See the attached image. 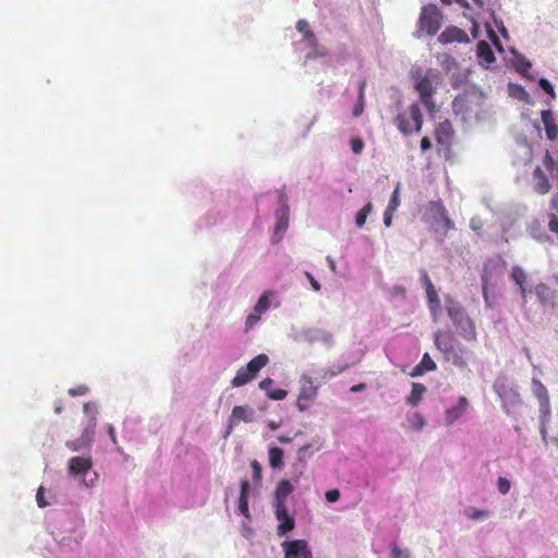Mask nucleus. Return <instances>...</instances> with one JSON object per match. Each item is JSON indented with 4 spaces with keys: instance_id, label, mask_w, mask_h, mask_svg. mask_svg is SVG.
I'll list each match as a JSON object with an SVG mask.
<instances>
[{
    "instance_id": "1",
    "label": "nucleus",
    "mask_w": 558,
    "mask_h": 558,
    "mask_svg": "<svg viewBox=\"0 0 558 558\" xmlns=\"http://www.w3.org/2000/svg\"><path fill=\"white\" fill-rule=\"evenodd\" d=\"M436 77L437 73L432 69L423 71L421 68H417L412 72L414 88L418 93L422 104L430 112L435 110V102L433 100L435 87L433 86V82Z\"/></svg>"
},
{
    "instance_id": "2",
    "label": "nucleus",
    "mask_w": 558,
    "mask_h": 558,
    "mask_svg": "<svg viewBox=\"0 0 558 558\" xmlns=\"http://www.w3.org/2000/svg\"><path fill=\"white\" fill-rule=\"evenodd\" d=\"M397 129L405 136L413 132H421L423 126V114L418 104L414 102L409 107L408 112H400L393 119Z\"/></svg>"
},
{
    "instance_id": "3",
    "label": "nucleus",
    "mask_w": 558,
    "mask_h": 558,
    "mask_svg": "<svg viewBox=\"0 0 558 558\" xmlns=\"http://www.w3.org/2000/svg\"><path fill=\"white\" fill-rule=\"evenodd\" d=\"M427 211L434 232H440L442 236H446L448 232L454 229L453 221L449 218L447 209L440 202H429L427 205Z\"/></svg>"
},
{
    "instance_id": "4",
    "label": "nucleus",
    "mask_w": 558,
    "mask_h": 558,
    "mask_svg": "<svg viewBox=\"0 0 558 558\" xmlns=\"http://www.w3.org/2000/svg\"><path fill=\"white\" fill-rule=\"evenodd\" d=\"M442 15L436 5H426L422 9L418 26L427 35H435L441 26Z\"/></svg>"
},
{
    "instance_id": "5",
    "label": "nucleus",
    "mask_w": 558,
    "mask_h": 558,
    "mask_svg": "<svg viewBox=\"0 0 558 558\" xmlns=\"http://www.w3.org/2000/svg\"><path fill=\"white\" fill-rule=\"evenodd\" d=\"M300 392L296 399V408L304 412L315 401L318 395V386L314 384L313 379L308 375H302L301 377Z\"/></svg>"
},
{
    "instance_id": "6",
    "label": "nucleus",
    "mask_w": 558,
    "mask_h": 558,
    "mask_svg": "<svg viewBox=\"0 0 558 558\" xmlns=\"http://www.w3.org/2000/svg\"><path fill=\"white\" fill-rule=\"evenodd\" d=\"M97 425V418L93 414L82 432L78 439L66 441V447L72 451H80L83 448H89L95 438V430Z\"/></svg>"
},
{
    "instance_id": "7",
    "label": "nucleus",
    "mask_w": 558,
    "mask_h": 558,
    "mask_svg": "<svg viewBox=\"0 0 558 558\" xmlns=\"http://www.w3.org/2000/svg\"><path fill=\"white\" fill-rule=\"evenodd\" d=\"M281 547L284 558H314L306 539L284 541Z\"/></svg>"
},
{
    "instance_id": "8",
    "label": "nucleus",
    "mask_w": 558,
    "mask_h": 558,
    "mask_svg": "<svg viewBox=\"0 0 558 558\" xmlns=\"http://www.w3.org/2000/svg\"><path fill=\"white\" fill-rule=\"evenodd\" d=\"M500 265L497 262L488 260L484 264L482 271V290L485 302L489 304L488 289L494 286V280L496 276L500 275Z\"/></svg>"
},
{
    "instance_id": "9",
    "label": "nucleus",
    "mask_w": 558,
    "mask_h": 558,
    "mask_svg": "<svg viewBox=\"0 0 558 558\" xmlns=\"http://www.w3.org/2000/svg\"><path fill=\"white\" fill-rule=\"evenodd\" d=\"M276 519L279 521L277 525L278 536H283L295 527V519L289 513L288 507L274 509Z\"/></svg>"
},
{
    "instance_id": "10",
    "label": "nucleus",
    "mask_w": 558,
    "mask_h": 558,
    "mask_svg": "<svg viewBox=\"0 0 558 558\" xmlns=\"http://www.w3.org/2000/svg\"><path fill=\"white\" fill-rule=\"evenodd\" d=\"M434 341L436 348L444 354L448 355L454 353L457 340L452 331H436Z\"/></svg>"
},
{
    "instance_id": "11",
    "label": "nucleus",
    "mask_w": 558,
    "mask_h": 558,
    "mask_svg": "<svg viewBox=\"0 0 558 558\" xmlns=\"http://www.w3.org/2000/svg\"><path fill=\"white\" fill-rule=\"evenodd\" d=\"M294 487L288 480H281L276 486V490L272 498V507L283 508L287 506L288 497L293 493Z\"/></svg>"
},
{
    "instance_id": "12",
    "label": "nucleus",
    "mask_w": 558,
    "mask_h": 558,
    "mask_svg": "<svg viewBox=\"0 0 558 558\" xmlns=\"http://www.w3.org/2000/svg\"><path fill=\"white\" fill-rule=\"evenodd\" d=\"M93 468L90 457H73L69 460L68 471L72 476H85Z\"/></svg>"
},
{
    "instance_id": "13",
    "label": "nucleus",
    "mask_w": 558,
    "mask_h": 558,
    "mask_svg": "<svg viewBox=\"0 0 558 558\" xmlns=\"http://www.w3.org/2000/svg\"><path fill=\"white\" fill-rule=\"evenodd\" d=\"M255 420L254 410L248 405H235L229 417V429L240 422L251 423Z\"/></svg>"
},
{
    "instance_id": "14",
    "label": "nucleus",
    "mask_w": 558,
    "mask_h": 558,
    "mask_svg": "<svg viewBox=\"0 0 558 558\" xmlns=\"http://www.w3.org/2000/svg\"><path fill=\"white\" fill-rule=\"evenodd\" d=\"M447 312L456 327L464 328L465 325L472 326V322L466 316L464 308L452 300H449Z\"/></svg>"
},
{
    "instance_id": "15",
    "label": "nucleus",
    "mask_w": 558,
    "mask_h": 558,
    "mask_svg": "<svg viewBox=\"0 0 558 558\" xmlns=\"http://www.w3.org/2000/svg\"><path fill=\"white\" fill-rule=\"evenodd\" d=\"M438 41L441 44L469 43L470 38L463 29L457 26H449L440 33Z\"/></svg>"
},
{
    "instance_id": "16",
    "label": "nucleus",
    "mask_w": 558,
    "mask_h": 558,
    "mask_svg": "<svg viewBox=\"0 0 558 558\" xmlns=\"http://www.w3.org/2000/svg\"><path fill=\"white\" fill-rule=\"evenodd\" d=\"M533 189L541 195H545L551 190L548 175L539 166H537L533 171Z\"/></svg>"
},
{
    "instance_id": "17",
    "label": "nucleus",
    "mask_w": 558,
    "mask_h": 558,
    "mask_svg": "<svg viewBox=\"0 0 558 558\" xmlns=\"http://www.w3.org/2000/svg\"><path fill=\"white\" fill-rule=\"evenodd\" d=\"M533 392L539 402V409L543 413H549L550 403L547 388L542 384L539 379H533Z\"/></svg>"
},
{
    "instance_id": "18",
    "label": "nucleus",
    "mask_w": 558,
    "mask_h": 558,
    "mask_svg": "<svg viewBox=\"0 0 558 558\" xmlns=\"http://www.w3.org/2000/svg\"><path fill=\"white\" fill-rule=\"evenodd\" d=\"M454 131L449 120L440 122L435 130V137L438 144L449 145L452 141Z\"/></svg>"
},
{
    "instance_id": "19",
    "label": "nucleus",
    "mask_w": 558,
    "mask_h": 558,
    "mask_svg": "<svg viewBox=\"0 0 558 558\" xmlns=\"http://www.w3.org/2000/svg\"><path fill=\"white\" fill-rule=\"evenodd\" d=\"M510 277L515 282V284L519 287L522 299L525 300L527 296V288H526L527 274L521 266H513L511 268Z\"/></svg>"
},
{
    "instance_id": "20",
    "label": "nucleus",
    "mask_w": 558,
    "mask_h": 558,
    "mask_svg": "<svg viewBox=\"0 0 558 558\" xmlns=\"http://www.w3.org/2000/svg\"><path fill=\"white\" fill-rule=\"evenodd\" d=\"M468 405H469L468 399L465 397H460L458 400V403L454 407H452L446 411V415H445L446 423L450 425L454 421L459 420L465 412Z\"/></svg>"
},
{
    "instance_id": "21",
    "label": "nucleus",
    "mask_w": 558,
    "mask_h": 558,
    "mask_svg": "<svg viewBox=\"0 0 558 558\" xmlns=\"http://www.w3.org/2000/svg\"><path fill=\"white\" fill-rule=\"evenodd\" d=\"M248 493H250V482L247 480H242L240 485V497H239V512L244 515L246 519H251V513L248 510Z\"/></svg>"
},
{
    "instance_id": "22",
    "label": "nucleus",
    "mask_w": 558,
    "mask_h": 558,
    "mask_svg": "<svg viewBox=\"0 0 558 558\" xmlns=\"http://www.w3.org/2000/svg\"><path fill=\"white\" fill-rule=\"evenodd\" d=\"M276 227H275V234H279L281 236L282 233H284L289 226V206L283 202L280 206V208L276 213Z\"/></svg>"
},
{
    "instance_id": "23",
    "label": "nucleus",
    "mask_w": 558,
    "mask_h": 558,
    "mask_svg": "<svg viewBox=\"0 0 558 558\" xmlns=\"http://www.w3.org/2000/svg\"><path fill=\"white\" fill-rule=\"evenodd\" d=\"M541 117L547 138L550 141L556 140L558 136V125L555 123L551 110H543Z\"/></svg>"
},
{
    "instance_id": "24",
    "label": "nucleus",
    "mask_w": 558,
    "mask_h": 558,
    "mask_svg": "<svg viewBox=\"0 0 558 558\" xmlns=\"http://www.w3.org/2000/svg\"><path fill=\"white\" fill-rule=\"evenodd\" d=\"M295 27L298 32L303 35L304 39L308 43V46L311 48H316L318 46V40L313 31L311 29L310 23L306 20H299L296 22Z\"/></svg>"
},
{
    "instance_id": "25",
    "label": "nucleus",
    "mask_w": 558,
    "mask_h": 558,
    "mask_svg": "<svg viewBox=\"0 0 558 558\" xmlns=\"http://www.w3.org/2000/svg\"><path fill=\"white\" fill-rule=\"evenodd\" d=\"M476 53H477L478 62L481 64L485 63L486 66H488L489 64L495 62L494 52H493L489 44L486 43L485 40H481L477 44Z\"/></svg>"
},
{
    "instance_id": "26",
    "label": "nucleus",
    "mask_w": 558,
    "mask_h": 558,
    "mask_svg": "<svg viewBox=\"0 0 558 558\" xmlns=\"http://www.w3.org/2000/svg\"><path fill=\"white\" fill-rule=\"evenodd\" d=\"M437 367L436 363L432 360L428 353H425L422 361L412 369L411 376L417 377L423 375L425 372L435 371Z\"/></svg>"
},
{
    "instance_id": "27",
    "label": "nucleus",
    "mask_w": 558,
    "mask_h": 558,
    "mask_svg": "<svg viewBox=\"0 0 558 558\" xmlns=\"http://www.w3.org/2000/svg\"><path fill=\"white\" fill-rule=\"evenodd\" d=\"M535 294H536L538 301L542 304H544V305H548V304H553L554 303L555 292L546 283H543V282L538 283L535 287Z\"/></svg>"
},
{
    "instance_id": "28",
    "label": "nucleus",
    "mask_w": 558,
    "mask_h": 558,
    "mask_svg": "<svg viewBox=\"0 0 558 558\" xmlns=\"http://www.w3.org/2000/svg\"><path fill=\"white\" fill-rule=\"evenodd\" d=\"M427 389L425 385L421 383H412V389L410 395L407 397V403L411 407H416L423 399Z\"/></svg>"
},
{
    "instance_id": "29",
    "label": "nucleus",
    "mask_w": 558,
    "mask_h": 558,
    "mask_svg": "<svg viewBox=\"0 0 558 558\" xmlns=\"http://www.w3.org/2000/svg\"><path fill=\"white\" fill-rule=\"evenodd\" d=\"M268 356L264 353L256 355L245 366V372L251 373L254 378L257 373L268 363Z\"/></svg>"
},
{
    "instance_id": "30",
    "label": "nucleus",
    "mask_w": 558,
    "mask_h": 558,
    "mask_svg": "<svg viewBox=\"0 0 558 558\" xmlns=\"http://www.w3.org/2000/svg\"><path fill=\"white\" fill-rule=\"evenodd\" d=\"M269 465L272 469L280 470L283 466V450L279 447H271L268 451Z\"/></svg>"
},
{
    "instance_id": "31",
    "label": "nucleus",
    "mask_w": 558,
    "mask_h": 558,
    "mask_svg": "<svg viewBox=\"0 0 558 558\" xmlns=\"http://www.w3.org/2000/svg\"><path fill=\"white\" fill-rule=\"evenodd\" d=\"M543 166L558 183V161H555L549 150L544 154Z\"/></svg>"
},
{
    "instance_id": "32",
    "label": "nucleus",
    "mask_w": 558,
    "mask_h": 558,
    "mask_svg": "<svg viewBox=\"0 0 558 558\" xmlns=\"http://www.w3.org/2000/svg\"><path fill=\"white\" fill-rule=\"evenodd\" d=\"M426 296L428 300L429 308L433 313H436L440 307V300L434 284H427Z\"/></svg>"
},
{
    "instance_id": "33",
    "label": "nucleus",
    "mask_w": 558,
    "mask_h": 558,
    "mask_svg": "<svg viewBox=\"0 0 558 558\" xmlns=\"http://www.w3.org/2000/svg\"><path fill=\"white\" fill-rule=\"evenodd\" d=\"M252 379H254V376L251 373H246L245 367H241L231 383L233 387H241L250 383Z\"/></svg>"
},
{
    "instance_id": "34",
    "label": "nucleus",
    "mask_w": 558,
    "mask_h": 558,
    "mask_svg": "<svg viewBox=\"0 0 558 558\" xmlns=\"http://www.w3.org/2000/svg\"><path fill=\"white\" fill-rule=\"evenodd\" d=\"M400 191H401V184H400V182H398L391 196H390L389 203L386 207L387 209H389V211H396L398 209V207L400 206V204H401Z\"/></svg>"
},
{
    "instance_id": "35",
    "label": "nucleus",
    "mask_w": 558,
    "mask_h": 558,
    "mask_svg": "<svg viewBox=\"0 0 558 558\" xmlns=\"http://www.w3.org/2000/svg\"><path fill=\"white\" fill-rule=\"evenodd\" d=\"M373 210L372 203H367L363 208H361L355 215V223L359 228H362L365 225V221L368 215Z\"/></svg>"
},
{
    "instance_id": "36",
    "label": "nucleus",
    "mask_w": 558,
    "mask_h": 558,
    "mask_svg": "<svg viewBox=\"0 0 558 558\" xmlns=\"http://www.w3.org/2000/svg\"><path fill=\"white\" fill-rule=\"evenodd\" d=\"M269 292L266 291L259 296L254 310L259 314L265 313L269 308Z\"/></svg>"
},
{
    "instance_id": "37",
    "label": "nucleus",
    "mask_w": 558,
    "mask_h": 558,
    "mask_svg": "<svg viewBox=\"0 0 558 558\" xmlns=\"http://www.w3.org/2000/svg\"><path fill=\"white\" fill-rule=\"evenodd\" d=\"M251 468L253 471V481L255 484H259L262 480V465L257 460L251 462Z\"/></svg>"
},
{
    "instance_id": "38",
    "label": "nucleus",
    "mask_w": 558,
    "mask_h": 558,
    "mask_svg": "<svg viewBox=\"0 0 558 558\" xmlns=\"http://www.w3.org/2000/svg\"><path fill=\"white\" fill-rule=\"evenodd\" d=\"M351 149L355 155H359L364 149V141L361 137H353L350 141Z\"/></svg>"
},
{
    "instance_id": "39",
    "label": "nucleus",
    "mask_w": 558,
    "mask_h": 558,
    "mask_svg": "<svg viewBox=\"0 0 558 558\" xmlns=\"http://www.w3.org/2000/svg\"><path fill=\"white\" fill-rule=\"evenodd\" d=\"M410 423L414 429H422L425 425V420L418 413H414L410 418Z\"/></svg>"
},
{
    "instance_id": "40",
    "label": "nucleus",
    "mask_w": 558,
    "mask_h": 558,
    "mask_svg": "<svg viewBox=\"0 0 558 558\" xmlns=\"http://www.w3.org/2000/svg\"><path fill=\"white\" fill-rule=\"evenodd\" d=\"M475 4L481 9H485L487 11H493L494 7L499 2V0H473Z\"/></svg>"
},
{
    "instance_id": "41",
    "label": "nucleus",
    "mask_w": 558,
    "mask_h": 558,
    "mask_svg": "<svg viewBox=\"0 0 558 558\" xmlns=\"http://www.w3.org/2000/svg\"><path fill=\"white\" fill-rule=\"evenodd\" d=\"M287 390L280 388L267 391V396L271 400H283L287 397Z\"/></svg>"
},
{
    "instance_id": "42",
    "label": "nucleus",
    "mask_w": 558,
    "mask_h": 558,
    "mask_svg": "<svg viewBox=\"0 0 558 558\" xmlns=\"http://www.w3.org/2000/svg\"><path fill=\"white\" fill-rule=\"evenodd\" d=\"M497 484H498V489H499V492L502 495H506V494L509 493L511 484H510V482L506 477L500 476L498 478V483Z\"/></svg>"
},
{
    "instance_id": "43",
    "label": "nucleus",
    "mask_w": 558,
    "mask_h": 558,
    "mask_svg": "<svg viewBox=\"0 0 558 558\" xmlns=\"http://www.w3.org/2000/svg\"><path fill=\"white\" fill-rule=\"evenodd\" d=\"M539 86L542 87V89L547 93L548 95H550L551 97H555V90H554V86L551 85V83L546 80V78H541L539 82H538Z\"/></svg>"
},
{
    "instance_id": "44",
    "label": "nucleus",
    "mask_w": 558,
    "mask_h": 558,
    "mask_svg": "<svg viewBox=\"0 0 558 558\" xmlns=\"http://www.w3.org/2000/svg\"><path fill=\"white\" fill-rule=\"evenodd\" d=\"M36 501H37V505L40 507V508H44L46 506L49 505V501H47L45 499V488L43 486H40L38 489H37V494H36Z\"/></svg>"
},
{
    "instance_id": "45",
    "label": "nucleus",
    "mask_w": 558,
    "mask_h": 558,
    "mask_svg": "<svg viewBox=\"0 0 558 558\" xmlns=\"http://www.w3.org/2000/svg\"><path fill=\"white\" fill-rule=\"evenodd\" d=\"M391 558H409V553L393 544L391 548Z\"/></svg>"
},
{
    "instance_id": "46",
    "label": "nucleus",
    "mask_w": 558,
    "mask_h": 558,
    "mask_svg": "<svg viewBox=\"0 0 558 558\" xmlns=\"http://www.w3.org/2000/svg\"><path fill=\"white\" fill-rule=\"evenodd\" d=\"M88 392V388L85 385H80L69 389V395L72 397L84 396Z\"/></svg>"
},
{
    "instance_id": "47",
    "label": "nucleus",
    "mask_w": 558,
    "mask_h": 558,
    "mask_svg": "<svg viewBox=\"0 0 558 558\" xmlns=\"http://www.w3.org/2000/svg\"><path fill=\"white\" fill-rule=\"evenodd\" d=\"M448 359H451L453 364L457 366H465V361L463 360L462 354H459L457 350H454V353L448 354Z\"/></svg>"
},
{
    "instance_id": "48",
    "label": "nucleus",
    "mask_w": 558,
    "mask_h": 558,
    "mask_svg": "<svg viewBox=\"0 0 558 558\" xmlns=\"http://www.w3.org/2000/svg\"><path fill=\"white\" fill-rule=\"evenodd\" d=\"M488 515L487 511L478 510V509H471L468 512V517L473 520H481L483 518H486Z\"/></svg>"
},
{
    "instance_id": "49",
    "label": "nucleus",
    "mask_w": 558,
    "mask_h": 558,
    "mask_svg": "<svg viewBox=\"0 0 558 558\" xmlns=\"http://www.w3.org/2000/svg\"><path fill=\"white\" fill-rule=\"evenodd\" d=\"M325 498L328 502H336L340 498V492L338 489H329L325 493Z\"/></svg>"
},
{
    "instance_id": "50",
    "label": "nucleus",
    "mask_w": 558,
    "mask_h": 558,
    "mask_svg": "<svg viewBox=\"0 0 558 558\" xmlns=\"http://www.w3.org/2000/svg\"><path fill=\"white\" fill-rule=\"evenodd\" d=\"M259 319H260V317L258 315L250 314L246 317V322H245L246 329L248 330V329L253 328L259 322Z\"/></svg>"
},
{
    "instance_id": "51",
    "label": "nucleus",
    "mask_w": 558,
    "mask_h": 558,
    "mask_svg": "<svg viewBox=\"0 0 558 558\" xmlns=\"http://www.w3.org/2000/svg\"><path fill=\"white\" fill-rule=\"evenodd\" d=\"M84 412L89 415V417L94 414L96 416L97 414V408L94 402H86L83 407Z\"/></svg>"
},
{
    "instance_id": "52",
    "label": "nucleus",
    "mask_w": 558,
    "mask_h": 558,
    "mask_svg": "<svg viewBox=\"0 0 558 558\" xmlns=\"http://www.w3.org/2000/svg\"><path fill=\"white\" fill-rule=\"evenodd\" d=\"M364 101L365 100H361V98H359L357 104L354 106L353 112H352L354 117H360L363 113Z\"/></svg>"
},
{
    "instance_id": "53",
    "label": "nucleus",
    "mask_w": 558,
    "mask_h": 558,
    "mask_svg": "<svg viewBox=\"0 0 558 558\" xmlns=\"http://www.w3.org/2000/svg\"><path fill=\"white\" fill-rule=\"evenodd\" d=\"M393 214L395 211H389V209H385L384 211V223L386 227H390L391 223H392V218H393Z\"/></svg>"
},
{
    "instance_id": "54",
    "label": "nucleus",
    "mask_w": 558,
    "mask_h": 558,
    "mask_svg": "<svg viewBox=\"0 0 558 558\" xmlns=\"http://www.w3.org/2000/svg\"><path fill=\"white\" fill-rule=\"evenodd\" d=\"M548 227L551 232L558 233V217L551 216Z\"/></svg>"
},
{
    "instance_id": "55",
    "label": "nucleus",
    "mask_w": 558,
    "mask_h": 558,
    "mask_svg": "<svg viewBox=\"0 0 558 558\" xmlns=\"http://www.w3.org/2000/svg\"><path fill=\"white\" fill-rule=\"evenodd\" d=\"M432 147L430 140L427 136H424L421 140V148L423 151L428 150Z\"/></svg>"
},
{
    "instance_id": "56",
    "label": "nucleus",
    "mask_w": 558,
    "mask_h": 558,
    "mask_svg": "<svg viewBox=\"0 0 558 558\" xmlns=\"http://www.w3.org/2000/svg\"><path fill=\"white\" fill-rule=\"evenodd\" d=\"M365 87L366 82L363 80L359 84V98H361V100H365Z\"/></svg>"
},
{
    "instance_id": "57",
    "label": "nucleus",
    "mask_w": 558,
    "mask_h": 558,
    "mask_svg": "<svg viewBox=\"0 0 558 558\" xmlns=\"http://www.w3.org/2000/svg\"><path fill=\"white\" fill-rule=\"evenodd\" d=\"M274 380L270 378H265L259 383V387L263 390L269 391L268 388L272 385Z\"/></svg>"
},
{
    "instance_id": "58",
    "label": "nucleus",
    "mask_w": 558,
    "mask_h": 558,
    "mask_svg": "<svg viewBox=\"0 0 558 558\" xmlns=\"http://www.w3.org/2000/svg\"><path fill=\"white\" fill-rule=\"evenodd\" d=\"M489 36L494 43V45L496 46V48L499 50V51H502V47H501V44L499 43L496 34L490 29L489 31Z\"/></svg>"
},
{
    "instance_id": "59",
    "label": "nucleus",
    "mask_w": 558,
    "mask_h": 558,
    "mask_svg": "<svg viewBox=\"0 0 558 558\" xmlns=\"http://www.w3.org/2000/svg\"><path fill=\"white\" fill-rule=\"evenodd\" d=\"M550 207L558 211V191L554 194L550 199Z\"/></svg>"
},
{
    "instance_id": "60",
    "label": "nucleus",
    "mask_w": 558,
    "mask_h": 558,
    "mask_svg": "<svg viewBox=\"0 0 558 558\" xmlns=\"http://www.w3.org/2000/svg\"><path fill=\"white\" fill-rule=\"evenodd\" d=\"M307 277H308L310 281H311V284H312L313 289L315 291H319L320 290V284L308 272H307Z\"/></svg>"
},
{
    "instance_id": "61",
    "label": "nucleus",
    "mask_w": 558,
    "mask_h": 558,
    "mask_svg": "<svg viewBox=\"0 0 558 558\" xmlns=\"http://www.w3.org/2000/svg\"><path fill=\"white\" fill-rule=\"evenodd\" d=\"M366 388V385L365 384H357V385H354L350 388V390L352 392H360V391H363L364 389Z\"/></svg>"
},
{
    "instance_id": "62",
    "label": "nucleus",
    "mask_w": 558,
    "mask_h": 558,
    "mask_svg": "<svg viewBox=\"0 0 558 558\" xmlns=\"http://www.w3.org/2000/svg\"><path fill=\"white\" fill-rule=\"evenodd\" d=\"M422 280H423L425 288L427 287V284H433V282L430 281L429 277H428V274L425 270L422 271Z\"/></svg>"
},
{
    "instance_id": "63",
    "label": "nucleus",
    "mask_w": 558,
    "mask_h": 558,
    "mask_svg": "<svg viewBox=\"0 0 558 558\" xmlns=\"http://www.w3.org/2000/svg\"><path fill=\"white\" fill-rule=\"evenodd\" d=\"M108 433H109V436H110L111 440H112L113 442H117V437H116V432H114L113 426H111V425H110V426L108 427Z\"/></svg>"
},
{
    "instance_id": "64",
    "label": "nucleus",
    "mask_w": 558,
    "mask_h": 558,
    "mask_svg": "<svg viewBox=\"0 0 558 558\" xmlns=\"http://www.w3.org/2000/svg\"><path fill=\"white\" fill-rule=\"evenodd\" d=\"M278 441H279L280 444H289V442H291V438H290V437H288V436H283V435H282V436H278Z\"/></svg>"
}]
</instances>
